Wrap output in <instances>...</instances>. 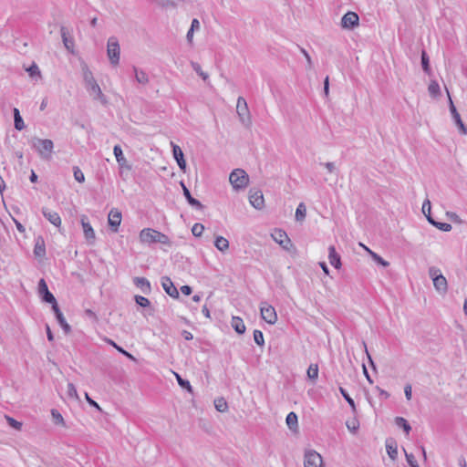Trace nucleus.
Segmentation results:
<instances>
[{"mask_svg": "<svg viewBox=\"0 0 467 467\" xmlns=\"http://www.w3.org/2000/svg\"><path fill=\"white\" fill-rule=\"evenodd\" d=\"M32 148H34L40 157L44 160H50L54 149V143L48 139L33 138L30 141Z\"/></svg>", "mask_w": 467, "mask_h": 467, "instance_id": "f257e3e1", "label": "nucleus"}, {"mask_svg": "<svg viewBox=\"0 0 467 467\" xmlns=\"http://www.w3.org/2000/svg\"><path fill=\"white\" fill-rule=\"evenodd\" d=\"M140 239L142 243L147 244L160 243L167 244L170 243V239L166 234L150 228L141 230Z\"/></svg>", "mask_w": 467, "mask_h": 467, "instance_id": "f03ea898", "label": "nucleus"}, {"mask_svg": "<svg viewBox=\"0 0 467 467\" xmlns=\"http://www.w3.org/2000/svg\"><path fill=\"white\" fill-rule=\"evenodd\" d=\"M429 275L433 281L435 290L441 295H445L448 291V282L445 276L441 273V270L435 266H431L429 268Z\"/></svg>", "mask_w": 467, "mask_h": 467, "instance_id": "7ed1b4c3", "label": "nucleus"}, {"mask_svg": "<svg viewBox=\"0 0 467 467\" xmlns=\"http://www.w3.org/2000/svg\"><path fill=\"white\" fill-rule=\"evenodd\" d=\"M229 181L234 190H241L248 185L249 176L243 169H235L231 172Z\"/></svg>", "mask_w": 467, "mask_h": 467, "instance_id": "20e7f679", "label": "nucleus"}, {"mask_svg": "<svg viewBox=\"0 0 467 467\" xmlns=\"http://www.w3.org/2000/svg\"><path fill=\"white\" fill-rule=\"evenodd\" d=\"M236 113L240 122L246 128L252 125L251 113L247 106V102L243 97L237 99Z\"/></svg>", "mask_w": 467, "mask_h": 467, "instance_id": "39448f33", "label": "nucleus"}, {"mask_svg": "<svg viewBox=\"0 0 467 467\" xmlns=\"http://www.w3.org/2000/svg\"><path fill=\"white\" fill-rule=\"evenodd\" d=\"M107 55L109 59L113 66H117L119 63L120 58V47L117 37L110 36L107 43Z\"/></svg>", "mask_w": 467, "mask_h": 467, "instance_id": "423d86ee", "label": "nucleus"}, {"mask_svg": "<svg viewBox=\"0 0 467 467\" xmlns=\"http://www.w3.org/2000/svg\"><path fill=\"white\" fill-rule=\"evenodd\" d=\"M304 467H324L322 456L315 450L306 451Z\"/></svg>", "mask_w": 467, "mask_h": 467, "instance_id": "0eeeda50", "label": "nucleus"}, {"mask_svg": "<svg viewBox=\"0 0 467 467\" xmlns=\"http://www.w3.org/2000/svg\"><path fill=\"white\" fill-rule=\"evenodd\" d=\"M359 25V17L357 13L348 11L341 18V27L352 30Z\"/></svg>", "mask_w": 467, "mask_h": 467, "instance_id": "6e6552de", "label": "nucleus"}, {"mask_svg": "<svg viewBox=\"0 0 467 467\" xmlns=\"http://www.w3.org/2000/svg\"><path fill=\"white\" fill-rule=\"evenodd\" d=\"M262 318L268 324L274 325L277 320V315L275 307L264 302L260 307Z\"/></svg>", "mask_w": 467, "mask_h": 467, "instance_id": "1a4fd4ad", "label": "nucleus"}, {"mask_svg": "<svg viewBox=\"0 0 467 467\" xmlns=\"http://www.w3.org/2000/svg\"><path fill=\"white\" fill-rule=\"evenodd\" d=\"M272 238L279 244L285 250H289V246L292 245L291 240L287 234L281 229H275L271 234Z\"/></svg>", "mask_w": 467, "mask_h": 467, "instance_id": "9d476101", "label": "nucleus"}, {"mask_svg": "<svg viewBox=\"0 0 467 467\" xmlns=\"http://www.w3.org/2000/svg\"><path fill=\"white\" fill-rule=\"evenodd\" d=\"M249 202L253 207L261 210L265 206V199L262 191L251 189L249 192Z\"/></svg>", "mask_w": 467, "mask_h": 467, "instance_id": "9b49d317", "label": "nucleus"}, {"mask_svg": "<svg viewBox=\"0 0 467 467\" xmlns=\"http://www.w3.org/2000/svg\"><path fill=\"white\" fill-rule=\"evenodd\" d=\"M81 225L83 228L84 236L87 240V242L90 244H93L96 239L95 231L92 228L91 224L88 221V217L86 215H82L81 219Z\"/></svg>", "mask_w": 467, "mask_h": 467, "instance_id": "f8f14e48", "label": "nucleus"}, {"mask_svg": "<svg viewBox=\"0 0 467 467\" xmlns=\"http://www.w3.org/2000/svg\"><path fill=\"white\" fill-rule=\"evenodd\" d=\"M113 152L116 158V161L119 164V169L130 171L131 165L129 164L127 159L123 155L122 149L119 145H115L113 148Z\"/></svg>", "mask_w": 467, "mask_h": 467, "instance_id": "ddd939ff", "label": "nucleus"}, {"mask_svg": "<svg viewBox=\"0 0 467 467\" xmlns=\"http://www.w3.org/2000/svg\"><path fill=\"white\" fill-rule=\"evenodd\" d=\"M38 294L41 299L46 303L52 302L56 299L54 295L48 290L47 285L43 278L38 282Z\"/></svg>", "mask_w": 467, "mask_h": 467, "instance_id": "4468645a", "label": "nucleus"}, {"mask_svg": "<svg viewBox=\"0 0 467 467\" xmlns=\"http://www.w3.org/2000/svg\"><path fill=\"white\" fill-rule=\"evenodd\" d=\"M161 285H162L164 291L171 297L175 298V299L179 298V296H180L179 292L170 277H168V276L161 277Z\"/></svg>", "mask_w": 467, "mask_h": 467, "instance_id": "2eb2a0df", "label": "nucleus"}, {"mask_svg": "<svg viewBox=\"0 0 467 467\" xmlns=\"http://www.w3.org/2000/svg\"><path fill=\"white\" fill-rule=\"evenodd\" d=\"M60 34L66 49L70 53L74 54L75 42L73 37L70 36L68 29L66 26H62L60 27Z\"/></svg>", "mask_w": 467, "mask_h": 467, "instance_id": "dca6fc26", "label": "nucleus"}, {"mask_svg": "<svg viewBox=\"0 0 467 467\" xmlns=\"http://www.w3.org/2000/svg\"><path fill=\"white\" fill-rule=\"evenodd\" d=\"M109 225L113 232H117L121 223V213L118 209H111L108 218Z\"/></svg>", "mask_w": 467, "mask_h": 467, "instance_id": "f3484780", "label": "nucleus"}, {"mask_svg": "<svg viewBox=\"0 0 467 467\" xmlns=\"http://www.w3.org/2000/svg\"><path fill=\"white\" fill-rule=\"evenodd\" d=\"M450 111H451L452 119H453L455 124L457 125V127L459 128L461 133L466 134L467 129H466L465 125L463 124V122L461 119V116H460L459 112L457 111L451 98H450Z\"/></svg>", "mask_w": 467, "mask_h": 467, "instance_id": "a211bd4d", "label": "nucleus"}, {"mask_svg": "<svg viewBox=\"0 0 467 467\" xmlns=\"http://www.w3.org/2000/svg\"><path fill=\"white\" fill-rule=\"evenodd\" d=\"M171 145L172 147L173 158L176 160L178 166L181 170L185 171L186 161L184 160V155L181 147L174 144L172 141L171 142Z\"/></svg>", "mask_w": 467, "mask_h": 467, "instance_id": "6ab92c4d", "label": "nucleus"}, {"mask_svg": "<svg viewBox=\"0 0 467 467\" xmlns=\"http://www.w3.org/2000/svg\"><path fill=\"white\" fill-rule=\"evenodd\" d=\"M44 217L48 220L56 227H60L61 218L57 212L51 211L46 207L42 208Z\"/></svg>", "mask_w": 467, "mask_h": 467, "instance_id": "aec40b11", "label": "nucleus"}, {"mask_svg": "<svg viewBox=\"0 0 467 467\" xmlns=\"http://www.w3.org/2000/svg\"><path fill=\"white\" fill-rule=\"evenodd\" d=\"M181 185L182 187L183 195L185 196L188 203L197 210H202L204 206L202 204V202L192 196L189 189L185 186L183 182H181Z\"/></svg>", "mask_w": 467, "mask_h": 467, "instance_id": "412c9836", "label": "nucleus"}, {"mask_svg": "<svg viewBox=\"0 0 467 467\" xmlns=\"http://www.w3.org/2000/svg\"><path fill=\"white\" fill-rule=\"evenodd\" d=\"M90 95H93L94 99L99 100L102 104H107V99L105 95L102 93L100 87L98 83L92 85L88 88H87Z\"/></svg>", "mask_w": 467, "mask_h": 467, "instance_id": "4be33fe9", "label": "nucleus"}, {"mask_svg": "<svg viewBox=\"0 0 467 467\" xmlns=\"http://www.w3.org/2000/svg\"><path fill=\"white\" fill-rule=\"evenodd\" d=\"M328 259L331 265L335 268L339 269L341 267V259L340 255L337 253L336 248L331 245L328 248Z\"/></svg>", "mask_w": 467, "mask_h": 467, "instance_id": "5701e85b", "label": "nucleus"}, {"mask_svg": "<svg viewBox=\"0 0 467 467\" xmlns=\"http://www.w3.org/2000/svg\"><path fill=\"white\" fill-rule=\"evenodd\" d=\"M34 254L36 257H44L46 255V244L44 238L42 236H38L36 239V244L34 247Z\"/></svg>", "mask_w": 467, "mask_h": 467, "instance_id": "b1692460", "label": "nucleus"}, {"mask_svg": "<svg viewBox=\"0 0 467 467\" xmlns=\"http://www.w3.org/2000/svg\"><path fill=\"white\" fill-rule=\"evenodd\" d=\"M82 71H83V79H84L85 86L87 88H88L89 87H91L92 85L97 83L96 79L93 77L92 72L89 70L87 64H83Z\"/></svg>", "mask_w": 467, "mask_h": 467, "instance_id": "393cba45", "label": "nucleus"}, {"mask_svg": "<svg viewBox=\"0 0 467 467\" xmlns=\"http://www.w3.org/2000/svg\"><path fill=\"white\" fill-rule=\"evenodd\" d=\"M135 285L141 289L144 294H149L150 292V284L149 280L145 277H135L133 279Z\"/></svg>", "mask_w": 467, "mask_h": 467, "instance_id": "a878e982", "label": "nucleus"}, {"mask_svg": "<svg viewBox=\"0 0 467 467\" xmlns=\"http://www.w3.org/2000/svg\"><path fill=\"white\" fill-rule=\"evenodd\" d=\"M397 443L393 439H388L386 441L387 452L390 459L395 460L398 455Z\"/></svg>", "mask_w": 467, "mask_h": 467, "instance_id": "bb28decb", "label": "nucleus"}, {"mask_svg": "<svg viewBox=\"0 0 467 467\" xmlns=\"http://www.w3.org/2000/svg\"><path fill=\"white\" fill-rule=\"evenodd\" d=\"M133 71L135 73V78L138 83L142 85H146L149 83V76L144 70L133 67Z\"/></svg>", "mask_w": 467, "mask_h": 467, "instance_id": "cd10ccee", "label": "nucleus"}, {"mask_svg": "<svg viewBox=\"0 0 467 467\" xmlns=\"http://www.w3.org/2000/svg\"><path fill=\"white\" fill-rule=\"evenodd\" d=\"M231 325L236 333L241 335L245 332V326L242 318L238 317H233Z\"/></svg>", "mask_w": 467, "mask_h": 467, "instance_id": "c85d7f7f", "label": "nucleus"}, {"mask_svg": "<svg viewBox=\"0 0 467 467\" xmlns=\"http://www.w3.org/2000/svg\"><path fill=\"white\" fill-rule=\"evenodd\" d=\"M13 112H14V125H15L16 130H24L26 125H25V122L20 115L19 109L16 108H14Z\"/></svg>", "mask_w": 467, "mask_h": 467, "instance_id": "c756f323", "label": "nucleus"}, {"mask_svg": "<svg viewBox=\"0 0 467 467\" xmlns=\"http://www.w3.org/2000/svg\"><path fill=\"white\" fill-rule=\"evenodd\" d=\"M427 220L431 224L443 232H450L452 228L450 223L437 222L431 216L429 215H427Z\"/></svg>", "mask_w": 467, "mask_h": 467, "instance_id": "7c9ffc66", "label": "nucleus"}, {"mask_svg": "<svg viewBox=\"0 0 467 467\" xmlns=\"http://www.w3.org/2000/svg\"><path fill=\"white\" fill-rule=\"evenodd\" d=\"M214 246L221 252L224 253L229 248V241L223 236H216Z\"/></svg>", "mask_w": 467, "mask_h": 467, "instance_id": "2f4dec72", "label": "nucleus"}, {"mask_svg": "<svg viewBox=\"0 0 467 467\" xmlns=\"http://www.w3.org/2000/svg\"><path fill=\"white\" fill-rule=\"evenodd\" d=\"M172 373L174 374V376H175V378L177 379V382L180 385V387H182V389H186L189 393H192L193 392L192 387V385H191L189 380L182 379L181 377V375L178 374L177 372L172 371Z\"/></svg>", "mask_w": 467, "mask_h": 467, "instance_id": "473e14b6", "label": "nucleus"}, {"mask_svg": "<svg viewBox=\"0 0 467 467\" xmlns=\"http://www.w3.org/2000/svg\"><path fill=\"white\" fill-rule=\"evenodd\" d=\"M285 421L290 430L297 428V415L295 412H289L286 416Z\"/></svg>", "mask_w": 467, "mask_h": 467, "instance_id": "72a5a7b5", "label": "nucleus"}, {"mask_svg": "<svg viewBox=\"0 0 467 467\" xmlns=\"http://www.w3.org/2000/svg\"><path fill=\"white\" fill-rule=\"evenodd\" d=\"M395 423H396L397 426L402 428L403 431H405V433L407 435H409L410 431H411V427L409 424L407 420H405L402 417H396L395 418Z\"/></svg>", "mask_w": 467, "mask_h": 467, "instance_id": "f704fd0d", "label": "nucleus"}, {"mask_svg": "<svg viewBox=\"0 0 467 467\" xmlns=\"http://www.w3.org/2000/svg\"><path fill=\"white\" fill-rule=\"evenodd\" d=\"M420 58H421V67H422L423 71L426 74H430L431 73L430 59H429V56L425 50L421 51Z\"/></svg>", "mask_w": 467, "mask_h": 467, "instance_id": "c9c22d12", "label": "nucleus"}, {"mask_svg": "<svg viewBox=\"0 0 467 467\" xmlns=\"http://www.w3.org/2000/svg\"><path fill=\"white\" fill-rule=\"evenodd\" d=\"M428 91L430 95L433 98H437L438 96H440L441 88L439 83L435 80H432L428 87Z\"/></svg>", "mask_w": 467, "mask_h": 467, "instance_id": "e433bc0d", "label": "nucleus"}, {"mask_svg": "<svg viewBox=\"0 0 467 467\" xmlns=\"http://www.w3.org/2000/svg\"><path fill=\"white\" fill-rule=\"evenodd\" d=\"M309 379L315 381L318 377V366L317 364H311L306 371Z\"/></svg>", "mask_w": 467, "mask_h": 467, "instance_id": "4c0bfd02", "label": "nucleus"}, {"mask_svg": "<svg viewBox=\"0 0 467 467\" xmlns=\"http://www.w3.org/2000/svg\"><path fill=\"white\" fill-rule=\"evenodd\" d=\"M339 392L341 393V395L343 396V398L345 399V400L349 404V406L351 407L352 409V411L353 412H356V405H355V401L354 400L348 395V393L347 392V390L342 388V387H339Z\"/></svg>", "mask_w": 467, "mask_h": 467, "instance_id": "58836bf2", "label": "nucleus"}, {"mask_svg": "<svg viewBox=\"0 0 467 467\" xmlns=\"http://www.w3.org/2000/svg\"><path fill=\"white\" fill-rule=\"evenodd\" d=\"M306 214V209L303 202L299 203L296 211V221H304Z\"/></svg>", "mask_w": 467, "mask_h": 467, "instance_id": "ea45409f", "label": "nucleus"}, {"mask_svg": "<svg viewBox=\"0 0 467 467\" xmlns=\"http://www.w3.org/2000/svg\"><path fill=\"white\" fill-rule=\"evenodd\" d=\"M51 415H52L53 422L56 425H63V426L65 425L64 419H63L61 413L57 410L53 409L51 410Z\"/></svg>", "mask_w": 467, "mask_h": 467, "instance_id": "a19ab883", "label": "nucleus"}, {"mask_svg": "<svg viewBox=\"0 0 467 467\" xmlns=\"http://www.w3.org/2000/svg\"><path fill=\"white\" fill-rule=\"evenodd\" d=\"M57 320L59 324V326L62 327L64 333L66 335H68L70 332H71V327L68 325V323L67 322L64 315L57 317Z\"/></svg>", "mask_w": 467, "mask_h": 467, "instance_id": "79ce46f5", "label": "nucleus"}, {"mask_svg": "<svg viewBox=\"0 0 467 467\" xmlns=\"http://www.w3.org/2000/svg\"><path fill=\"white\" fill-rule=\"evenodd\" d=\"M214 406L220 412H224L228 409L227 402L223 398L216 399L214 400Z\"/></svg>", "mask_w": 467, "mask_h": 467, "instance_id": "37998d69", "label": "nucleus"}, {"mask_svg": "<svg viewBox=\"0 0 467 467\" xmlns=\"http://www.w3.org/2000/svg\"><path fill=\"white\" fill-rule=\"evenodd\" d=\"M192 69L205 81L208 79L209 75L202 70L201 66L197 62H191Z\"/></svg>", "mask_w": 467, "mask_h": 467, "instance_id": "c03bdc74", "label": "nucleus"}, {"mask_svg": "<svg viewBox=\"0 0 467 467\" xmlns=\"http://www.w3.org/2000/svg\"><path fill=\"white\" fill-rule=\"evenodd\" d=\"M203 231H204V226L200 223H194L193 226L192 227V233L196 237H201Z\"/></svg>", "mask_w": 467, "mask_h": 467, "instance_id": "a18cd8bd", "label": "nucleus"}, {"mask_svg": "<svg viewBox=\"0 0 467 467\" xmlns=\"http://www.w3.org/2000/svg\"><path fill=\"white\" fill-rule=\"evenodd\" d=\"M73 173H74V178L77 182H78L80 183L85 182L84 173L78 166L73 167Z\"/></svg>", "mask_w": 467, "mask_h": 467, "instance_id": "49530a36", "label": "nucleus"}, {"mask_svg": "<svg viewBox=\"0 0 467 467\" xmlns=\"http://www.w3.org/2000/svg\"><path fill=\"white\" fill-rule=\"evenodd\" d=\"M254 342L259 346H264L265 340H264V335L262 331L255 329L254 331Z\"/></svg>", "mask_w": 467, "mask_h": 467, "instance_id": "de8ad7c7", "label": "nucleus"}, {"mask_svg": "<svg viewBox=\"0 0 467 467\" xmlns=\"http://www.w3.org/2000/svg\"><path fill=\"white\" fill-rule=\"evenodd\" d=\"M134 299L135 302L142 307H147L150 305V300L142 296H135Z\"/></svg>", "mask_w": 467, "mask_h": 467, "instance_id": "09e8293b", "label": "nucleus"}, {"mask_svg": "<svg viewBox=\"0 0 467 467\" xmlns=\"http://www.w3.org/2000/svg\"><path fill=\"white\" fill-rule=\"evenodd\" d=\"M372 259L379 265L387 267L389 265V263L386 260H384L380 255H379L377 253H371Z\"/></svg>", "mask_w": 467, "mask_h": 467, "instance_id": "8fccbe9b", "label": "nucleus"}, {"mask_svg": "<svg viewBox=\"0 0 467 467\" xmlns=\"http://www.w3.org/2000/svg\"><path fill=\"white\" fill-rule=\"evenodd\" d=\"M67 396L71 399L78 400L77 389L73 383L67 384Z\"/></svg>", "mask_w": 467, "mask_h": 467, "instance_id": "3c124183", "label": "nucleus"}, {"mask_svg": "<svg viewBox=\"0 0 467 467\" xmlns=\"http://www.w3.org/2000/svg\"><path fill=\"white\" fill-rule=\"evenodd\" d=\"M26 71L28 72L30 77L38 76L40 77L41 73L39 70V67L36 63H33L28 68H26Z\"/></svg>", "mask_w": 467, "mask_h": 467, "instance_id": "603ef678", "label": "nucleus"}, {"mask_svg": "<svg viewBox=\"0 0 467 467\" xmlns=\"http://www.w3.org/2000/svg\"><path fill=\"white\" fill-rule=\"evenodd\" d=\"M5 418H6V420L8 422V424L12 428H14V429H16L17 431L21 430V428H22V423L21 422L17 421L16 420L13 419V418H11L9 416H5Z\"/></svg>", "mask_w": 467, "mask_h": 467, "instance_id": "864d4df0", "label": "nucleus"}, {"mask_svg": "<svg viewBox=\"0 0 467 467\" xmlns=\"http://www.w3.org/2000/svg\"><path fill=\"white\" fill-rule=\"evenodd\" d=\"M431 202H430V200L426 199L422 203V213H424V215L426 217H427V215L431 216Z\"/></svg>", "mask_w": 467, "mask_h": 467, "instance_id": "5fc2aeb1", "label": "nucleus"}, {"mask_svg": "<svg viewBox=\"0 0 467 467\" xmlns=\"http://www.w3.org/2000/svg\"><path fill=\"white\" fill-rule=\"evenodd\" d=\"M406 453V459L408 463L410 464V467H419V464L417 463V461L415 460V457L412 453Z\"/></svg>", "mask_w": 467, "mask_h": 467, "instance_id": "6e6d98bb", "label": "nucleus"}, {"mask_svg": "<svg viewBox=\"0 0 467 467\" xmlns=\"http://www.w3.org/2000/svg\"><path fill=\"white\" fill-rule=\"evenodd\" d=\"M48 303L52 305V310L54 311L56 318L63 315L56 299H54V301L48 302Z\"/></svg>", "mask_w": 467, "mask_h": 467, "instance_id": "4d7b16f0", "label": "nucleus"}, {"mask_svg": "<svg viewBox=\"0 0 467 467\" xmlns=\"http://www.w3.org/2000/svg\"><path fill=\"white\" fill-rule=\"evenodd\" d=\"M48 303L52 305V310L54 311L56 318L63 315L56 299H54V301L48 302Z\"/></svg>", "mask_w": 467, "mask_h": 467, "instance_id": "13d9d810", "label": "nucleus"}, {"mask_svg": "<svg viewBox=\"0 0 467 467\" xmlns=\"http://www.w3.org/2000/svg\"><path fill=\"white\" fill-rule=\"evenodd\" d=\"M109 343L110 345H112L119 352L122 353L123 355L132 358L133 357L131 356V354H130L129 352H127L126 350H124L121 347L118 346L114 341L112 340H109Z\"/></svg>", "mask_w": 467, "mask_h": 467, "instance_id": "bf43d9fd", "label": "nucleus"}, {"mask_svg": "<svg viewBox=\"0 0 467 467\" xmlns=\"http://www.w3.org/2000/svg\"><path fill=\"white\" fill-rule=\"evenodd\" d=\"M358 422L357 420H353L351 422L347 421V427L351 432H356L358 429Z\"/></svg>", "mask_w": 467, "mask_h": 467, "instance_id": "052dcab7", "label": "nucleus"}, {"mask_svg": "<svg viewBox=\"0 0 467 467\" xmlns=\"http://www.w3.org/2000/svg\"><path fill=\"white\" fill-rule=\"evenodd\" d=\"M85 398H86V400H87L88 403L90 406H92V407L96 408L98 410L101 411V408L99 407V405L95 400H93L88 396V394L87 392L85 393Z\"/></svg>", "mask_w": 467, "mask_h": 467, "instance_id": "680f3d73", "label": "nucleus"}, {"mask_svg": "<svg viewBox=\"0 0 467 467\" xmlns=\"http://www.w3.org/2000/svg\"><path fill=\"white\" fill-rule=\"evenodd\" d=\"M362 345H363V347L365 348V352H366V355L368 357L369 366L375 370L376 369V366H375V363H374L370 354L368 351L367 345H366V343L364 341L362 342Z\"/></svg>", "mask_w": 467, "mask_h": 467, "instance_id": "e2e57ef3", "label": "nucleus"}, {"mask_svg": "<svg viewBox=\"0 0 467 467\" xmlns=\"http://www.w3.org/2000/svg\"><path fill=\"white\" fill-rule=\"evenodd\" d=\"M404 393H405V397L408 400H411V396H412V388H411V385L410 384H407L405 387H404Z\"/></svg>", "mask_w": 467, "mask_h": 467, "instance_id": "0e129e2a", "label": "nucleus"}, {"mask_svg": "<svg viewBox=\"0 0 467 467\" xmlns=\"http://www.w3.org/2000/svg\"><path fill=\"white\" fill-rule=\"evenodd\" d=\"M13 221L16 224L17 231L21 234H24L26 232V228L24 227V225L15 218H13Z\"/></svg>", "mask_w": 467, "mask_h": 467, "instance_id": "69168bd1", "label": "nucleus"}, {"mask_svg": "<svg viewBox=\"0 0 467 467\" xmlns=\"http://www.w3.org/2000/svg\"><path fill=\"white\" fill-rule=\"evenodd\" d=\"M85 315L87 317H88L89 318H92L95 322L98 321V317L97 315L95 314V312H93L91 309H86L85 310Z\"/></svg>", "mask_w": 467, "mask_h": 467, "instance_id": "338daca9", "label": "nucleus"}, {"mask_svg": "<svg viewBox=\"0 0 467 467\" xmlns=\"http://www.w3.org/2000/svg\"><path fill=\"white\" fill-rule=\"evenodd\" d=\"M181 291L185 296H190L192 292V289L190 285H182L181 287Z\"/></svg>", "mask_w": 467, "mask_h": 467, "instance_id": "774afa93", "label": "nucleus"}]
</instances>
